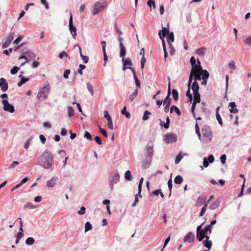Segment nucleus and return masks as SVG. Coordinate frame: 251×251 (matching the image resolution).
Instances as JSON below:
<instances>
[{
  "label": "nucleus",
  "mask_w": 251,
  "mask_h": 251,
  "mask_svg": "<svg viewBox=\"0 0 251 251\" xmlns=\"http://www.w3.org/2000/svg\"><path fill=\"white\" fill-rule=\"evenodd\" d=\"M69 29L71 33L73 38L75 39L76 36V28L73 25V15L70 13V18L69 21Z\"/></svg>",
  "instance_id": "nucleus-7"
},
{
  "label": "nucleus",
  "mask_w": 251,
  "mask_h": 251,
  "mask_svg": "<svg viewBox=\"0 0 251 251\" xmlns=\"http://www.w3.org/2000/svg\"><path fill=\"white\" fill-rule=\"evenodd\" d=\"M205 234H203L202 232L197 233V238L199 241H201L204 238Z\"/></svg>",
  "instance_id": "nucleus-45"
},
{
  "label": "nucleus",
  "mask_w": 251,
  "mask_h": 251,
  "mask_svg": "<svg viewBox=\"0 0 251 251\" xmlns=\"http://www.w3.org/2000/svg\"><path fill=\"white\" fill-rule=\"evenodd\" d=\"M34 242L35 240L32 237H28L25 240V244L28 246L32 245Z\"/></svg>",
  "instance_id": "nucleus-34"
},
{
  "label": "nucleus",
  "mask_w": 251,
  "mask_h": 251,
  "mask_svg": "<svg viewBox=\"0 0 251 251\" xmlns=\"http://www.w3.org/2000/svg\"><path fill=\"white\" fill-rule=\"evenodd\" d=\"M176 135L174 133L166 134L165 136V142L167 143H174L176 141Z\"/></svg>",
  "instance_id": "nucleus-11"
},
{
  "label": "nucleus",
  "mask_w": 251,
  "mask_h": 251,
  "mask_svg": "<svg viewBox=\"0 0 251 251\" xmlns=\"http://www.w3.org/2000/svg\"><path fill=\"white\" fill-rule=\"evenodd\" d=\"M85 68H86V67H85V66L84 65L80 64L79 65V68H78V73L80 75H83L82 70H84Z\"/></svg>",
  "instance_id": "nucleus-49"
},
{
  "label": "nucleus",
  "mask_w": 251,
  "mask_h": 251,
  "mask_svg": "<svg viewBox=\"0 0 251 251\" xmlns=\"http://www.w3.org/2000/svg\"><path fill=\"white\" fill-rule=\"evenodd\" d=\"M204 246L210 249L212 246V242L211 241H203Z\"/></svg>",
  "instance_id": "nucleus-48"
},
{
  "label": "nucleus",
  "mask_w": 251,
  "mask_h": 251,
  "mask_svg": "<svg viewBox=\"0 0 251 251\" xmlns=\"http://www.w3.org/2000/svg\"><path fill=\"white\" fill-rule=\"evenodd\" d=\"M226 154H224L221 156L220 160H221V163L223 164H224L226 163Z\"/></svg>",
  "instance_id": "nucleus-59"
},
{
  "label": "nucleus",
  "mask_w": 251,
  "mask_h": 251,
  "mask_svg": "<svg viewBox=\"0 0 251 251\" xmlns=\"http://www.w3.org/2000/svg\"><path fill=\"white\" fill-rule=\"evenodd\" d=\"M75 47L78 48V49H79L80 56L81 59H82L83 62L85 64L87 63L89 61V57L87 56H84V55L82 54V52H81V48L79 45H75L74 46V48H75Z\"/></svg>",
  "instance_id": "nucleus-16"
},
{
  "label": "nucleus",
  "mask_w": 251,
  "mask_h": 251,
  "mask_svg": "<svg viewBox=\"0 0 251 251\" xmlns=\"http://www.w3.org/2000/svg\"><path fill=\"white\" fill-rule=\"evenodd\" d=\"M172 95L174 99L175 100H177L178 99V93L177 91L175 89L172 90Z\"/></svg>",
  "instance_id": "nucleus-39"
},
{
  "label": "nucleus",
  "mask_w": 251,
  "mask_h": 251,
  "mask_svg": "<svg viewBox=\"0 0 251 251\" xmlns=\"http://www.w3.org/2000/svg\"><path fill=\"white\" fill-rule=\"evenodd\" d=\"M206 50V48L205 47H201L196 50V53L199 56H202L204 55L205 51Z\"/></svg>",
  "instance_id": "nucleus-19"
},
{
  "label": "nucleus",
  "mask_w": 251,
  "mask_h": 251,
  "mask_svg": "<svg viewBox=\"0 0 251 251\" xmlns=\"http://www.w3.org/2000/svg\"><path fill=\"white\" fill-rule=\"evenodd\" d=\"M216 119L217 121H218V123L220 126H223V123L222 121V118L221 116L220 115L219 113H217V114L216 115Z\"/></svg>",
  "instance_id": "nucleus-52"
},
{
  "label": "nucleus",
  "mask_w": 251,
  "mask_h": 251,
  "mask_svg": "<svg viewBox=\"0 0 251 251\" xmlns=\"http://www.w3.org/2000/svg\"><path fill=\"white\" fill-rule=\"evenodd\" d=\"M201 132L203 135L202 142L207 143L212 140L213 133L210 126L206 125L204 126L201 129Z\"/></svg>",
  "instance_id": "nucleus-4"
},
{
  "label": "nucleus",
  "mask_w": 251,
  "mask_h": 251,
  "mask_svg": "<svg viewBox=\"0 0 251 251\" xmlns=\"http://www.w3.org/2000/svg\"><path fill=\"white\" fill-rule=\"evenodd\" d=\"M125 178L128 181H130L132 179V176L130 171L127 170L125 174Z\"/></svg>",
  "instance_id": "nucleus-27"
},
{
  "label": "nucleus",
  "mask_w": 251,
  "mask_h": 251,
  "mask_svg": "<svg viewBox=\"0 0 251 251\" xmlns=\"http://www.w3.org/2000/svg\"><path fill=\"white\" fill-rule=\"evenodd\" d=\"M208 162L210 163H212L214 162V156L212 155V154H210L208 156Z\"/></svg>",
  "instance_id": "nucleus-63"
},
{
  "label": "nucleus",
  "mask_w": 251,
  "mask_h": 251,
  "mask_svg": "<svg viewBox=\"0 0 251 251\" xmlns=\"http://www.w3.org/2000/svg\"><path fill=\"white\" fill-rule=\"evenodd\" d=\"M194 234L191 232H189L184 237L183 241L184 242L192 243L194 241Z\"/></svg>",
  "instance_id": "nucleus-13"
},
{
  "label": "nucleus",
  "mask_w": 251,
  "mask_h": 251,
  "mask_svg": "<svg viewBox=\"0 0 251 251\" xmlns=\"http://www.w3.org/2000/svg\"><path fill=\"white\" fill-rule=\"evenodd\" d=\"M24 236V233L22 232H19L17 233V235L16 236V239L15 243L16 244H18L20 239L22 238V237Z\"/></svg>",
  "instance_id": "nucleus-38"
},
{
  "label": "nucleus",
  "mask_w": 251,
  "mask_h": 251,
  "mask_svg": "<svg viewBox=\"0 0 251 251\" xmlns=\"http://www.w3.org/2000/svg\"><path fill=\"white\" fill-rule=\"evenodd\" d=\"M183 181V178L181 176L178 175L174 179V182L176 184H179L181 183Z\"/></svg>",
  "instance_id": "nucleus-30"
},
{
  "label": "nucleus",
  "mask_w": 251,
  "mask_h": 251,
  "mask_svg": "<svg viewBox=\"0 0 251 251\" xmlns=\"http://www.w3.org/2000/svg\"><path fill=\"white\" fill-rule=\"evenodd\" d=\"M121 113L122 115H124L127 119H129L130 118V114L127 111L126 108L125 106L123 109L121 110Z\"/></svg>",
  "instance_id": "nucleus-28"
},
{
  "label": "nucleus",
  "mask_w": 251,
  "mask_h": 251,
  "mask_svg": "<svg viewBox=\"0 0 251 251\" xmlns=\"http://www.w3.org/2000/svg\"><path fill=\"white\" fill-rule=\"evenodd\" d=\"M120 175L118 171H115L113 175V178L110 180L109 184L111 190L114 189V184L119 182L120 179Z\"/></svg>",
  "instance_id": "nucleus-10"
},
{
  "label": "nucleus",
  "mask_w": 251,
  "mask_h": 251,
  "mask_svg": "<svg viewBox=\"0 0 251 251\" xmlns=\"http://www.w3.org/2000/svg\"><path fill=\"white\" fill-rule=\"evenodd\" d=\"M228 67L230 69H232V70H235L236 68V67L235 66V63L234 61H230L228 63Z\"/></svg>",
  "instance_id": "nucleus-41"
},
{
  "label": "nucleus",
  "mask_w": 251,
  "mask_h": 251,
  "mask_svg": "<svg viewBox=\"0 0 251 251\" xmlns=\"http://www.w3.org/2000/svg\"><path fill=\"white\" fill-rule=\"evenodd\" d=\"M167 36V42L168 44H172L174 41V35L173 32H170Z\"/></svg>",
  "instance_id": "nucleus-22"
},
{
  "label": "nucleus",
  "mask_w": 251,
  "mask_h": 251,
  "mask_svg": "<svg viewBox=\"0 0 251 251\" xmlns=\"http://www.w3.org/2000/svg\"><path fill=\"white\" fill-rule=\"evenodd\" d=\"M207 204L205 203V205L202 207L201 211L199 214V216L201 217L204 214L206 211Z\"/></svg>",
  "instance_id": "nucleus-46"
},
{
  "label": "nucleus",
  "mask_w": 251,
  "mask_h": 251,
  "mask_svg": "<svg viewBox=\"0 0 251 251\" xmlns=\"http://www.w3.org/2000/svg\"><path fill=\"white\" fill-rule=\"evenodd\" d=\"M229 106L230 107V109H229L230 113H236L238 112V110L237 109L236 105L234 102H229Z\"/></svg>",
  "instance_id": "nucleus-18"
},
{
  "label": "nucleus",
  "mask_w": 251,
  "mask_h": 251,
  "mask_svg": "<svg viewBox=\"0 0 251 251\" xmlns=\"http://www.w3.org/2000/svg\"><path fill=\"white\" fill-rule=\"evenodd\" d=\"M203 71V69L201 65V62L198 59H197V64H195L193 65V66H192L191 71L190 72V74L189 75V79L188 82V85L189 86L191 85L192 80L193 79V75L195 73L197 72H201V71Z\"/></svg>",
  "instance_id": "nucleus-5"
},
{
  "label": "nucleus",
  "mask_w": 251,
  "mask_h": 251,
  "mask_svg": "<svg viewBox=\"0 0 251 251\" xmlns=\"http://www.w3.org/2000/svg\"><path fill=\"white\" fill-rule=\"evenodd\" d=\"M201 73L202 74H201V75L202 79H207L209 77V74L207 71V70H203V71H201Z\"/></svg>",
  "instance_id": "nucleus-29"
},
{
  "label": "nucleus",
  "mask_w": 251,
  "mask_h": 251,
  "mask_svg": "<svg viewBox=\"0 0 251 251\" xmlns=\"http://www.w3.org/2000/svg\"><path fill=\"white\" fill-rule=\"evenodd\" d=\"M222 200L223 198L221 196L219 197L216 200L210 205L209 207V209L211 210H215L218 208L219 207Z\"/></svg>",
  "instance_id": "nucleus-12"
},
{
  "label": "nucleus",
  "mask_w": 251,
  "mask_h": 251,
  "mask_svg": "<svg viewBox=\"0 0 251 251\" xmlns=\"http://www.w3.org/2000/svg\"><path fill=\"white\" fill-rule=\"evenodd\" d=\"M194 100L193 102L196 103H199L201 101V96L199 93H194Z\"/></svg>",
  "instance_id": "nucleus-25"
},
{
  "label": "nucleus",
  "mask_w": 251,
  "mask_h": 251,
  "mask_svg": "<svg viewBox=\"0 0 251 251\" xmlns=\"http://www.w3.org/2000/svg\"><path fill=\"white\" fill-rule=\"evenodd\" d=\"M25 207L28 208L29 209H34L35 208V206L33 205L30 202H27L25 205Z\"/></svg>",
  "instance_id": "nucleus-61"
},
{
  "label": "nucleus",
  "mask_w": 251,
  "mask_h": 251,
  "mask_svg": "<svg viewBox=\"0 0 251 251\" xmlns=\"http://www.w3.org/2000/svg\"><path fill=\"white\" fill-rule=\"evenodd\" d=\"M58 180V177L53 176L50 180H48L47 182L46 186L48 187L52 188L56 185V182Z\"/></svg>",
  "instance_id": "nucleus-14"
},
{
  "label": "nucleus",
  "mask_w": 251,
  "mask_h": 251,
  "mask_svg": "<svg viewBox=\"0 0 251 251\" xmlns=\"http://www.w3.org/2000/svg\"><path fill=\"white\" fill-rule=\"evenodd\" d=\"M132 72L133 73V77L135 79V84L137 87L140 88L141 86V83H140V82L139 80L138 79V77H137L136 72H135L134 69H132Z\"/></svg>",
  "instance_id": "nucleus-21"
},
{
  "label": "nucleus",
  "mask_w": 251,
  "mask_h": 251,
  "mask_svg": "<svg viewBox=\"0 0 251 251\" xmlns=\"http://www.w3.org/2000/svg\"><path fill=\"white\" fill-rule=\"evenodd\" d=\"M84 137L85 138H86L87 139H88L89 141L92 140V136H91L90 133L87 132V131H86L85 132V134L84 135Z\"/></svg>",
  "instance_id": "nucleus-56"
},
{
  "label": "nucleus",
  "mask_w": 251,
  "mask_h": 251,
  "mask_svg": "<svg viewBox=\"0 0 251 251\" xmlns=\"http://www.w3.org/2000/svg\"><path fill=\"white\" fill-rule=\"evenodd\" d=\"M23 54H28V56L32 59H34L35 58V55L32 52H30L29 50H23Z\"/></svg>",
  "instance_id": "nucleus-37"
},
{
  "label": "nucleus",
  "mask_w": 251,
  "mask_h": 251,
  "mask_svg": "<svg viewBox=\"0 0 251 251\" xmlns=\"http://www.w3.org/2000/svg\"><path fill=\"white\" fill-rule=\"evenodd\" d=\"M163 105H165L164 107V111L166 113H167L169 111V107L171 103V99H168V100H166V98L163 101Z\"/></svg>",
  "instance_id": "nucleus-17"
},
{
  "label": "nucleus",
  "mask_w": 251,
  "mask_h": 251,
  "mask_svg": "<svg viewBox=\"0 0 251 251\" xmlns=\"http://www.w3.org/2000/svg\"><path fill=\"white\" fill-rule=\"evenodd\" d=\"M168 45H169V46L170 48V53L171 55H173L175 53V50L174 48L173 47L172 44H168Z\"/></svg>",
  "instance_id": "nucleus-55"
},
{
  "label": "nucleus",
  "mask_w": 251,
  "mask_h": 251,
  "mask_svg": "<svg viewBox=\"0 0 251 251\" xmlns=\"http://www.w3.org/2000/svg\"><path fill=\"white\" fill-rule=\"evenodd\" d=\"M244 43L248 45H251V35L245 39Z\"/></svg>",
  "instance_id": "nucleus-58"
},
{
  "label": "nucleus",
  "mask_w": 251,
  "mask_h": 251,
  "mask_svg": "<svg viewBox=\"0 0 251 251\" xmlns=\"http://www.w3.org/2000/svg\"><path fill=\"white\" fill-rule=\"evenodd\" d=\"M53 154L49 151L45 150L41 156V161L38 164L46 169L53 170L52 162L53 160Z\"/></svg>",
  "instance_id": "nucleus-2"
},
{
  "label": "nucleus",
  "mask_w": 251,
  "mask_h": 251,
  "mask_svg": "<svg viewBox=\"0 0 251 251\" xmlns=\"http://www.w3.org/2000/svg\"><path fill=\"white\" fill-rule=\"evenodd\" d=\"M154 155V144L152 141H148L145 147V156L146 158L142 162V166L144 169H147L149 167Z\"/></svg>",
  "instance_id": "nucleus-1"
},
{
  "label": "nucleus",
  "mask_w": 251,
  "mask_h": 251,
  "mask_svg": "<svg viewBox=\"0 0 251 251\" xmlns=\"http://www.w3.org/2000/svg\"><path fill=\"white\" fill-rule=\"evenodd\" d=\"M212 227H210V226L207 225L205 226L204 228L201 230L203 234H206V233L209 231V233L212 232Z\"/></svg>",
  "instance_id": "nucleus-26"
},
{
  "label": "nucleus",
  "mask_w": 251,
  "mask_h": 251,
  "mask_svg": "<svg viewBox=\"0 0 251 251\" xmlns=\"http://www.w3.org/2000/svg\"><path fill=\"white\" fill-rule=\"evenodd\" d=\"M0 88L3 92H5L8 88V83L6 82L5 78L3 77L0 78Z\"/></svg>",
  "instance_id": "nucleus-15"
},
{
  "label": "nucleus",
  "mask_w": 251,
  "mask_h": 251,
  "mask_svg": "<svg viewBox=\"0 0 251 251\" xmlns=\"http://www.w3.org/2000/svg\"><path fill=\"white\" fill-rule=\"evenodd\" d=\"M122 62L123 63V70L124 71L126 70V69H129L132 71V69H134L133 68L130 66L132 65V63L131 62V59L127 57L126 58H123Z\"/></svg>",
  "instance_id": "nucleus-9"
},
{
  "label": "nucleus",
  "mask_w": 251,
  "mask_h": 251,
  "mask_svg": "<svg viewBox=\"0 0 251 251\" xmlns=\"http://www.w3.org/2000/svg\"><path fill=\"white\" fill-rule=\"evenodd\" d=\"M19 67L17 66H14L10 71V73L12 75H15L19 70Z\"/></svg>",
  "instance_id": "nucleus-51"
},
{
  "label": "nucleus",
  "mask_w": 251,
  "mask_h": 251,
  "mask_svg": "<svg viewBox=\"0 0 251 251\" xmlns=\"http://www.w3.org/2000/svg\"><path fill=\"white\" fill-rule=\"evenodd\" d=\"M104 117L105 118L107 121L112 119L111 117L107 110L104 111Z\"/></svg>",
  "instance_id": "nucleus-53"
},
{
  "label": "nucleus",
  "mask_w": 251,
  "mask_h": 251,
  "mask_svg": "<svg viewBox=\"0 0 251 251\" xmlns=\"http://www.w3.org/2000/svg\"><path fill=\"white\" fill-rule=\"evenodd\" d=\"M86 85L88 91L90 93L91 95L93 96L94 94V93L92 85L89 82H87Z\"/></svg>",
  "instance_id": "nucleus-32"
},
{
  "label": "nucleus",
  "mask_w": 251,
  "mask_h": 251,
  "mask_svg": "<svg viewBox=\"0 0 251 251\" xmlns=\"http://www.w3.org/2000/svg\"><path fill=\"white\" fill-rule=\"evenodd\" d=\"M93 228L92 225L89 222H87L85 225V232H86Z\"/></svg>",
  "instance_id": "nucleus-35"
},
{
  "label": "nucleus",
  "mask_w": 251,
  "mask_h": 251,
  "mask_svg": "<svg viewBox=\"0 0 251 251\" xmlns=\"http://www.w3.org/2000/svg\"><path fill=\"white\" fill-rule=\"evenodd\" d=\"M148 5L151 8L152 6L154 9H155L156 6L154 1L153 0H149L147 2Z\"/></svg>",
  "instance_id": "nucleus-44"
},
{
  "label": "nucleus",
  "mask_w": 251,
  "mask_h": 251,
  "mask_svg": "<svg viewBox=\"0 0 251 251\" xmlns=\"http://www.w3.org/2000/svg\"><path fill=\"white\" fill-rule=\"evenodd\" d=\"M70 74V70H66L64 72L63 76L65 79L68 78V75Z\"/></svg>",
  "instance_id": "nucleus-60"
},
{
  "label": "nucleus",
  "mask_w": 251,
  "mask_h": 251,
  "mask_svg": "<svg viewBox=\"0 0 251 251\" xmlns=\"http://www.w3.org/2000/svg\"><path fill=\"white\" fill-rule=\"evenodd\" d=\"M182 158L183 156L181 154V153H179L176 157L175 163L178 164L181 161Z\"/></svg>",
  "instance_id": "nucleus-50"
},
{
  "label": "nucleus",
  "mask_w": 251,
  "mask_h": 251,
  "mask_svg": "<svg viewBox=\"0 0 251 251\" xmlns=\"http://www.w3.org/2000/svg\"><path fill=\"white\" fill-rule=\"evenodd\" d=\"M64 56H66V57L69 56L68 54L64 51L60 52L59 54V57L61 59L63 58Z\"/></svg>",
  "instance_id": "nucleus-64"
},
{
  "label": "nucleus",
  "mask_w": 251,
  "mask_h": 251,
  "mask_svg": "<svg viewBox=\"0 0 251 251\" xmlns=\"http://www.w3.org/2000/svg\"><path fill=\"white\" fill-rule=\"evenodd\" d=\"M120 56L121 57L124 58L126 54V50L124 45H121V46H120Z\"/></svg>",
  "instance_id": "nucleus-23"
},
{
  "label": "nucleus",
  "mask_w": 251,
  "mask_h": 251,
  "mask_svg": "<svg viewBox=\"0 0 251 251\" xmlns=\"http://www.w3.org/2000/svg\"><path fill=\"white\" fill-rule=\"evenodd\" d=\"M99 129H100V131L106 137H107V132L106 131L104 130L103 128H102V127L99 126Z\"/></svg>",
  "instance_id": "nucleus-62"
},
{
  "label": "nucleus",
  "mask_w": 251,
  "mask_h": 251,
  "mask_svg": "<svg viewBox=\"0 0 251 251\" xmlns=\"http://www.w3.org/2000/svg\"><path fill=\"white\" fill-rule=\"evenodd\" d=\"M151 113L148 110H146L144 113V115L142 118L143 121H147L149 118V115H151Z\"/></svg>",
  "instance_id": "nucleus-36"
},
{
  "label": "nucleus",
  "mask_w": 251,
  "mask_h": 251,
  "mask_svg": "<svg viewBox=\"0 0 251 251\" xmlns=\"http://www.w3.org/2000/svg\"><path fill=\"white\" fill-rule=\"evenodd\" d=\"M107 6V3L105 0H102L101 1H97L94 5V8L92 11V14L93 15L100 13L101 11L103 10Z\"/></svg>",
  "instance_id": "nucleus-6"
},
{
  "label": "nucleus",
  "mask_w": 251,
  "mask_h": 251,
  "mask_svg": "<svg viewBox=\"0 0 251 251\" xmlns=\"http://www.w3.org/2000/svg\"><path fill=\"white\" fill-rule=\"evenodd\" d=\"M2 103L3 105V109L5 111L9 112L10 113H13L15 111V108L13 105L10 104L7 100H3Z\"/></svg>",
  "instance_id": "nucleus-8"
},
{
  "label": "nucleus",
  "mask_w": 251,
  "mask_h": 251,
  "mask_svg": "<svg viewBox=\"0 0 251 251\" xmlns=\"http://www.w3.org/2000/svg\"><path fill=\"white\" fill-rule=\"evenodd\" d=\"M146 61V60L145 56H142V57H141V69H142V71H143V69L144 68Z\"/></svg>",
  "instance_id": "nucleus-47"
},
{
  "label": "nucleus",
  "mask_w": 251,
  "mask_h": 251,
  "mask_svg": "<svg viewBox=\"0 0 251 251\" xmlns=\"http://www.w3.org/2000/svg\"><path fill=\"white\" fill-rule=\"evenodd\" d=\"M174 110L175 111L177 115H180L181 112L177 106L175 105H173L170 108V113H172L174 112Z\"/></svg>",
  "instance_id": "nucleus-24"
},
{
  "label": "nucleus",
  "mask_w": 251,
  "mask_h": 251,
  "mask_svg": "<svg viewBox=\"0 0 251 251\" xmlns=\"http://www.w3.org/2000/svg\"><path fill=\"white\" fill-rule=\"evenodd\" d=\"M19 164L18 161H13L9 166V170H12L14 169L16 165H18Z\"/></svg>",
  "instance_id": "nucleus-54"
},
{
  "label": "nucleus",
  "mask_w": 251,
  "mask_h": 251,
  "mask_svg": "<svg viewBox=\"0 0 251 251\" xmlns=\"http://www.w3.org/2000/svg\"><path fill=\"white\" fill-rule=\"evenodd\" d=\"M158 35L159 36L160 39H161L162 40L163 50H166L164 38H163V37L162 36V34H161V30L159 31Z\"/></svg>",
  "instance_id": "nucleus-42"
},
{
  "label": "nucleus",
  "mask_w": 251,
  "mask_h": 251,
  "mask_svg": "<svg viewBox=\"0 0 251 251\" xmlns=\"http://www.w3.org/2000/svg\"><path fill=\"white\" fill-rule=\"evenodd\" d=\"M86 208L85 207L82 206L81 207L79 210L77 211V214L79 215H83L85 212Z\"/></svg>",
  "instance_id": "nucleus-57"
},
{
  "label": "nucleus",
  "mask_w": 251,
  "mask_h": 251,
  "mask_svg": "<svg viewBox=\"0 0 251 251\" xmlns=\"http://www.w3.org/2000/svg\"><path fill=\"white\" fill-rule=\"evenodd\" d=\"M199 85L198 83L194 81L192 83V90L193 91L194 93H199Z\"/></svg>",
  "instance_id": "nucleus-20"
},
{
  "label": "nucleus",
  "mask_w": 251,
  "mask_h": 251,
  "mask_svg": "<svg viewBox=\"0 0 251 251\" xmlns=\"http://www.w3.org/2000/svg\"><path fill=\"white\" fill-rule=\"evenodd\" d=\"M201 72H197L194 74V81H197V80H201L202 79L201 77Z\"/></svg>",
  "instance_id": "nucleus-31"
},
{
  "label": "nucleus",
  "mask_w": 251,
  "mask_h": 251,
  "mask_svg": "<svg viewBox=\"0 0 251 251\" xmlns=\"http://www.w3.org/2000/svg\"><path fill=\"white\" fill-rule=\"evenodd\" d=\"M50 89L49 83L45 84L44 86L40 88L37 95V99L40 100H44L47 99Z\"/></svg>",
  "instance_id": "nucleus-3"
},
{
  "label": "nucleus",
  "mask_w": 251,
  "mask_h": 251,
  "mask_svg": "<svg viewBox=\"0 0 251 251\" xmlns=\"http://www.w3.org/2000/svg\"><path fill=\"white\" fill-rule=\"evenodd\" d=\"M33 136H31L29 138H28L26 141L25 142V145H24V148H25V149H28L29 148V145H30V143L31 142V141L33 139Z\"/></svg>",
  "instance_id": "nucleus-43"
},
{
  "label": "nucleus",
  "mask_w": 251,
  "mask_h": 251,
  "mask_svg": "<svg viewBox=\"0 0 251 251\" xmlns=\"http://www.w3.org/2000/svg\"><path fill=\"white\" fill-rule=\"evenodd\" d=\"M67 111H68V115L69 117H71L74 115V108L72 106H68L67 107Z\"/></svg>",
  "instance_id": "nucleus-33"
},
{
  "label": "nucleus",
  "mask_w": 251,
  "mask_h": 251,
  "mask_svg": "<svg viewBox=\"0 0 251 251\" xmlns=\"http://www.w3.org/2000/svg\"><path fill=\"white\" fill-rule=\"evenodd\" d=\"M162 32V36L164 38L165 36L167 35L170 32H169V29L166 27H163L162 30H161V33Z\"/></svg>",
  "instance_id": "nucleus-40"
}]
</instances>
